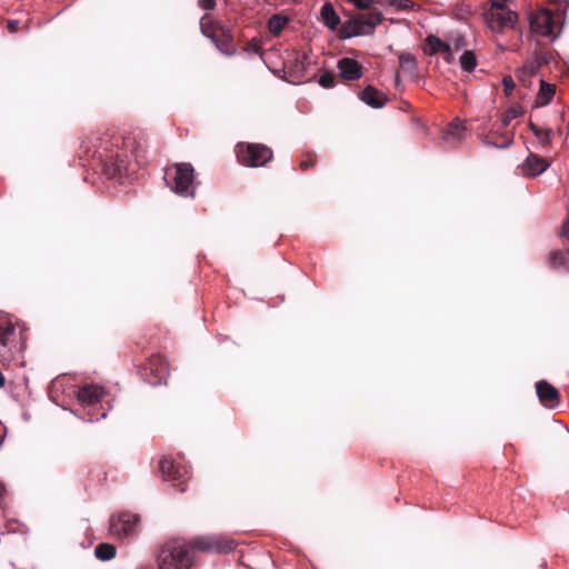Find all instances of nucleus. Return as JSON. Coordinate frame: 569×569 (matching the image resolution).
Returning <instances> with one entry per match:
<instances>
[{"label":"nucleus","mask_w":569,"mask_h":569,"mask_svg":"<svg viewBox=\"0 0 569 569\" xmlns=\"http://www.w3.org/2000/svg\"><path fill=\"white\" fill-rule=\"evenodd\" d=\"M236 542L232 539L217 536H200L188 545L183 540H172L167 542L159 555V569H189L193 562V549L227 553L234 549Z\"/></svg>","instance_id":"1"},{"label":"nucleus","mask_w":569,"mask_h":569,"mask_svg":"<svg viewBox=\"0 0 569 569\" xmlns=\"http://www.w3.org/2000/svg\"><path fill=\"white\" fill-rule=\"evenodd\" d=\"M94 156L103 163L110 178L129 174L142 166L139 149L133 148L131 139H124L121 136L104 134L101 137Z\"/></svg>","instance_id":"2"},{"label":"nucleus","mask_w":569,"mask_h":569,"mask_svg":"<svg viewBox=\"0 0 569 569\" xmlns=\"http://www.w3.org/2000/svg\"><path fill=\"white\" fill-rule=\"evenodd\" d=\"M167 186L180 197L193 198L196 194L194 169L191 163L180 162L166 169Z\"/></svg>","instance_id":"3"},{"label":"nucleus","mask_w":569,"mask_h":569,"mask_svg":"<svg viewBox=\"0 0 569 569\" xmlns=\"http://www.w3.org/2000/svg\"><path fill=\"white\" fill-rule=\"evenodd\" d=\"M104 395V388L94 383H87L78 389L77 399L83 410H87L83 419L93 422L107 417L108 409L101 403Z\"/></svg>","instance_id":"4"},{"label":"nucleus","mask_w":569,"mask_h":569,"mask_svg":"<svg viewBox=\"0 0 569 569\" xmlns=\"http://www.w3.org/2000/svg\"><path fill=\"white\" fill-rule=\"evenodd\" d=\"M21 329L10 316H0V363L7 365L19 351Z\"/></svg>","instance_id":"5"},{"label":"nucleus","mask_w":569,"mask_h":569,"mask_svg":"<svg viewBox=\"0 0 569 569\" xmlns=\"http://www.w3.org/2000/svg\"><path fill=\"white\" fill-rule=\"evenodd\" d=\"M529 24L532 33L546 37L552 42L560 34V28H558V23L555 21L552 12L547 9L531 12L529 16Z\"/></svg>","instance_id":"6"},{"label":"nucleus","mask_w":569,"mask_h":569,"mask_svg":"<svg viewBox=\"0 0 569 569\" xmlns=\"http://www.w3.org/2000/svg\"><path fill=\"white\" fill-rule=\"evenodd\" d=\"M236 153L238 160L247 167H261L272 158L271 149L258 143H238Z\"/></svg>","instance_id":"7"},{"label":"nucleus","mask_w":569,"mask_h":569,"mask_svg":"<svg viewBox=\"0 0 569 569\" xmlns=\"http://www.w3.org/2000/svg\"><path fill=\"white\" fill-rule=\"evenodd\" d=\"M140 518L136 513L121 512L112 515L109 521L110 533L118 539H126L137 532Z\"/></svg>","instance_id":"8"},{"label":"nucleus","mask_w":569,"mask_h":569,"mask_svg":"<svg viewBox=\"0 0 569 569\" xmlns=\"http://www.w3.org/2000/svg\"><path fill=\"white\" fill-rule=\"evenodd\" d=\"M142 375L152 386L167 383L169 376L168 361L160 355L150 357L142 368Z\"/></svg>","instance_id":"9"},{"label":"nucleus","mask_w":569,"mask_h":569,"mask_svg":"<svg viewBox=\"0 0 569 569\" xmlns=\"http://www.w3.org/2000/svg\"><path fill=\"white\" fill-rule=\"evenodd\" d=\"M485 19L489 28L498 33L507 29H513L518 20V14L508 8L499 10L488 9L485 12Z\"/></svg>","instance_id":"10"},{"label":"nucleus","mask_w":569,"mask_h":569,"mask_svg":"<svg viewBox=\"0 0 569 569\" xmlns=\"http://www.w3.org/2000/svg\"><path fill=\"white\" fill-rule=\"evenodd\" d=\"M382 20V14L379 11H369L359 13L353 17L351 21L352 31L346 37L371 34L375 31L377 24Z\"/></svg>","instance_id":"11"},{"label":"nucleus","mask_w":569,"mask_h":569,"mask_svg":"<svg viewBox=\"0 0 569 569\" xmlns=\"http://www.w3.org/2000/svg\"><path fill=\"white\" fill-rule=\"evenodd\" d=\"M160 472L162 475L163 480L172 481L178 483L176 486H183L186 479L188 478V469L186 466L177 463L173 459L169 457H162L159 462ZM186 490L184 487L180 488V491L183 492Z\"/></svg>","instance_id":"12"},{"label":"nucleus","mask_w":569,"mask_h":569,"mask_svg":"<svg viewBox=\"0 0 569 569\" xmlns=\"http://www.w3.org/2000/svg\"><path fill=\"white\" fill-rule=\"evenodd\" d=\"M549 166L550 163L546 159L530 152L523 162L517 167V171L522 176L537 177L543 173Z\"/></svg>","instance_id":"13"},{"label":"nucleus","mask_w":569,"mask_h":569,"mask_svg":"<svg viewBox=\"0 0 569 569\" xmlns=\"http://www.w3.org/2000/svg\"><path fill=\"white\" fill-rule=\"evenodd\" d=\"M536 391L543 407L548 409L558 407L559 392L552 385L546 380H540L536 383Z\"/></svg>","instance_id":"14"},{"label":"nucleus","mask_w":569,"mask_h":569,"mask_svg":"<svg viewBox=\"0 0 569 569\" xmlns=\"http://www.w3.org/2000/svg\"><path fill=\"white\" fill-rule=\"evenodd\" d=\"M337 68L343 80L356 81L362 77V66L352 58H341L338 60Z\"/></svg>","instance_id":"15"},{"label":"nucleus","mask_w":569,"mask_h":569,"mask_svg":"<svg viewBox=\"0 0 569 569\" xmlns=\"http://www.w3.org/2000/svg\"><path fill=\"white\" fill-rule=\"evenodd\" d=\"M359 98L371 108H381L387 101L386 96L371 86L366 87L359 93Z\"/></svg>","instance_id":"16"},{"label":"nucleus","mask_w":569,"mask_h":569,"mask_svg":"<svg viewBox=\"0 0 569 569\" xmlns=\"http://www.w3.org/2000/svg\"><path fill=\"white\" fill-rule=\"evenodd\" d=\"M426 52L430 56L436 53L451 56V48L447 42L442 41L439 37L430 34L426 39Z\"/></svg>","instance_id":"17"},{"label":"nucleus","mask_w":569,"mask_h":569,"mask_svg":"<svg viewBox=\"0 0 569 569\" xmlns=\"http://www.w3.org/2000/svg\"><path fill=\"white\" fill-rule=\"evenodd\" d=\"M321 21L326 27L330 30H336L340 24V17L333 9V6L330 2H325L320 10Z\"/></svg>","instance_id":"18"},{"label":"nucleus","mask_w":569,"mask_h":569,"mask_svg":"<svg viewBox=\"0 0 569 569\" xmlns=\"http://www.w3.org/2000/svg\"><path fill=\"white\" fill-rule=\"evenodd\" d=\"M399 66L401 72L409 77V78H416L418 74V63L413 54L411 53H401L399 57Z\"/></svg>","instance_id":"19"},{"label":"nucleus","mask_w":569,"mask_h":569,"mask_svg":"<svg viewBox=\"0 0 569 569\" xmlns=\"http://www.w3.org/2000/svg\"><path fill=\"white\" fill-rule=\"evenodd\" d=\"M556 93V86L540 80V90L538 92L535 106L545 107L549 104Z\"/></svg>","instance_id":"20"},{"label":"nucleus","mask_w":569,"mask_h":569,"mask_svg":"<svg viewBox=\"0 0 569 569\" xmlns=\"http://www.w3.org/2000/svg\"><path fill=\"white\" fill-rule=\"evenodd\" d=\"M569 248L556 250L550 253L549 264L552 269H567Z\"/></svg>","instance_id":"21"},{"label":"nucleus","mask_w":569,"mask_h":569,"mask_svg":"<svg viewBox=\"0 0 569 569\" xmlns=\"http://www.w3.org/2000/svg\"><path fill=\"white\" fill-rule=\"evenodd\" d=\"M465 127L459 119L453 120L443 133V140L449 142L450 139L459 141L461 139Z\"/></svg>","instance_id":"22"},{"label":"nucleus","mask_w":569,"mask_h":569,"mask_svg":"<svg viewBox=\"0 0 569 569\" xmlns=\"http://www.w3.org/2000/svg\"><path fill=\"white\" fill-rule=\"evenodd\" d=\"M288 22H289V19L286 16H282V14L272 16L268 22L269 32L273 36H279Z\"/></svg>","instance_id":"23"},{"label":"nucleus","mask_w":569,"mask_h":569,"mask_svg":"<svg viewBox=\"0 0 569 569\" xmlns=\"http://www.w3.org/2000/svg\"><path fill=\"white\" fill-rule=\"evenodd\" d=\"M116 553V547L111 543H99L94 549L96 557L101 561L113 559Z\"/></svg>","instance_id":"24"},{"label":"nucleus","mask_w":569,"mask_h":569,"mask_svg":"<svg viewBox=\"0 0 569 569\" xmlns=\"http://www.w3.org/2000/svg\"><path fill=\"white\" fill-rule=\"evenodd\" d=\"M529 128L532 131V133L535 134V137L538 139V141L541 146H547L550 143L551 137H552L551 129L539 128L537 124H535L531 121L529 122Z\"/></svg>","instance_id":"25"},{"label":"nucleus","mask_w":569,"mask_h":569,"mask_svg":"<svg viewBox=\"0 0 569 569\" xmlns=\"http://www.w3.org/2000/svg\"><path fill=\"white\" fill-rule=\"evenodd\" d=\"M460 67L463 71L471 72L477 67L476 56L472 51H465L460 57Z\"/></svg>","instance_id":"26"},{"label":"nucleus","mask_w":569,"mask_h":569,"mask_svg":"<svg viewBox=\"0 0 569 569\" xmlns=\"http://www.w3.org/2000/svg\"><path fill=\"white\" fill-rule=\"evenodd\" d=\"M472 14V9L469 4H466L463 2L456 4L453 9V16L456 19L466 21L468 20Z\"/></svg>","instance_id":"27"},{"label":"nucleus","mask_w":569,"mask_h":569,"mask_svg":"<svg viewBox=\"0 0 569 569\" xmlns=\"http://www.w3.org/2000/svg\"><path fill=\"white\" fill-rule=\"evenodd\" d=\"M522 113V110H521V107L520 106H512L510 107L508 110H506L502 114V118H501V122H502V126L503 127H508L509 123L520 117Z\"/></svg>","instance_id":"28"},{"label":"nucleus","mask_w":569,"mask_h":569,"mask_svg":"<svg viewBox=\"0 0 569 569\" xmlns=\"http://www.w3.org/2000/svg\"><path fill=\"white\" fill-rule=\"evenodd\" d=\"M318 83L323 88H332L336 83L335 74L331 72L321 73Z\"/></svg>","instance_id":"29"},{"label":"nucleus","mask_w":569,"mask_h":569,"mask_svg":"<svg viewBox=\"0 0 569 569\" xmlns=\"http://www.w3.org/2000/svg\"><path fill=\"white\" fill-rule=\"evenodd\" d=\"M389 3L402 10L413 8V2L411 0H389Z\"/></svg>","instance_id":"30"},{"label":"nucleus","mask_w":569,"mask_h":569,"mask_svg":"<svg viewBox=\"0 0 569 569\" xmlns=\"http://www.w3.org/2000/svg\"><path fill=\"white\" fill-rule=\"evenodd\" d=\"M502 84L505 88V93L507 96H511V93L516 87L513 79L510 76H507L502 79Z\"/></svg>","instance_id":"31"},{"label":"nucleus","mask_w":569,"mask_h":569,"mask_svg":"<svg viewBox=\"0 0 569 569\" xmlns=\"http://www.w3.org/2000/svg\"><path fill=\"white\" fill-rule=\"evenodd\" d=\"M316 162V158L311 153H307L306 157L300 161V168L301 170H307L311 167H313Z\"/></svg>","instance_id":"32"},{"label":"nucleus","mask_w":569,"mask_h":569,"mask_svg":"<svg viewBox=\"0 0 569 569\" xmlns=\"http://www.w3.org/2000/svg\"><path fill=\"white\" fill-rule=\"evenodd\" d=\"M198 4L201 9L210 11L216 7V0H198Z\"/></svg>","instance_id":"33"},{"label":"nucleus","mask_w":569,"mask_h":569,"mask_svg":"<svg viewBox=\"0 0 569 569\" xmlns=\"http://www.w3.org/2000/svg\"><path fill=\"white\" fill-rule=\"evenodd\" d=\"M509 0H490L489 9H493V10L506 9L507 8L506 3Z\"/></svg>","instance_id":"34"},{"label":"nucleus","mask_w":569,"mask_h":569,"mask_svg":"<svg viewBox=\"0 0 569 569\" xmlns=\"http://www.w3.org/2000/svg\"><path fill=\"white\" fill-rule=\"evenodd\" d=\"M359 9H367L373 2V0H349Z\"/></svg>","instance_id":"35"},{"label":"nucleus","mask_w":569,"mask_h":569,"mask_svg":"<svg viewBox=\"0 0 569 569\" xmlns=\"http://www.w3.org/2000/svg\"><path fill=\"white\" fill-rule=\"evenodd\" d=\"M19 22L17 20H10L8 22V30L10 32H16L18 30Z\"/></svg>","instance_id":"36"},{"label":"nucleus","mask_w":569,"mask_h":569,"mask_svg":"<svg viewBox=\"0 0 569 569\" xmlns=\"http://www.w3.org/2000/svg\"><path fill=\"white\" fill-rule=\"evenodd\" d=\"M568 234H569V219L563 222L561 232H560L561 237H567Z\"/></svg>","instance_id":"37"},{"label":"nucleus","mask_w":569,"mask_h":569,"mask_svg":"<svg viewBox=\"0 0 569 569\" xmlns=\"http://www.w3.org/2000/svg\"><path fill=\"white\" fill-rule=\"evenodd\" d=\"M512 143V139H509L506 143L503 144H497V143H490V146L495 147V148H499V149H505V148H508L509 146H511Z\"/></svg>","instance_id":"38"},{"label":"nucleus","mask_w":569,"mask_h":569,"mask_svg":"<svg viewBox=\"0 0 569 569\" xmlns=\"http://www.w3.org/2000/svg\"><path fill=\"white\" fill-rule=\"evenodd\" d=\"M247 51H251V52L258 53L259 52V46L258 44H250V46L247 47Z\"/></svg>","instance_id":"39"},{"label":"nucleus","mask_w":569,"mask_h":569,"mask_svg":"<svg viewBox=\"0 0 569 569\" xmlns=\"http://www.w3.org/2000/svg\"><path fill=\"white\" fill-rule=\"evenodd\" d=\"M4 377L2 375V372L0 371V388L4 386Z\"/></svg>","instance_id":"40"},{"label":"nucleus","mask_w":569,"mask_h":569,"mask_svg":"<svg viewBox=\"0 0 569 569\" xmlns=\"http://www.w3.org/2000/svg\"><path fill=\"white\" fill-rule=\"evenodd\" d=\"M4 491H6V489H4L3 485L0 483V498L2 497Z\"/></svg>","instance_id":"41"},{"label":"nucleus","mask_w":569,"mask_h":569,"mask_svg":"<svg viewBox=\"0 0 569 569\" xmlns=\"http://www.w3.org/2000/svg\"><path fill=\"white\" fill-rule=\"evenodd\" d=\"M264 1H266L267 3H269V4H274V3H277V1H278V0H264Z\"/></svg>","instance_id":"42"},{"label":"nucleus","mask_w":569,"mask_h":569,"mask_svg":"<svg viewBox=\"0 0 569 569\" xmlns=\"http://www.w3.org/2000/svg\"><path fill=\"white\" fill-rule=\"evenodd\" d=\"M399 82H400V76H399V74H397V76H396V83H397V86H399Z\"/></svg>","instance_id":"43"},{"label":"nucleus","mask_w":569,"mask_h":569,"mask_svg":"<svg viewBox=\"0 0 569 569\" xmlns=\"http://www.w3.org/2000/svg\"><path fill=\"white\" fill-rule=\"evenodd\" d=\"M202 34H203V36H207V38H210V34H207V32H206V31H202Z\"/></svg>","instance_id":"44"},{"label":"nucleus","mask_w":569,"mask_h":569,"mask_svg":"<svg viewBox=\"0 0 569 569\" xmlns=\"http://www.w3.org/2000/svg\"><path fill=\"white\" fill-rule=\"evenodd\" d=\"M202 34H203V36H207V38H210V34H207V32H206V31H202Z\"/></svg>","instance_id":"45"},{"label":"nucleus","mask_w":569,"mask_h":569,"mask_svg":"<svg viewBox=\"0 0 569 569\" xmlns=\"http://www.w3.org/2000/svg\"><path fill=\"white\" fill-rule=\"evenodd\" d=\"M202 34H203V36H207V38H210V34H207V32H206V31H202Z\"/></svg>","instance_id":"46"},{"label":"nucleus","mask_w":569,"mask_h":569,"mask_svg":"<svg viewBox=\"0 0 569 569\" xmlns=\"http://www.w3.org/2000/svg\"><path fill=\"white\" fill-rule=\"evenodd\" d=\"M2 441H3V439H2V437L0 436V446L2 445Z\"/></svg>","instance_id":"47"}]
</instances>
